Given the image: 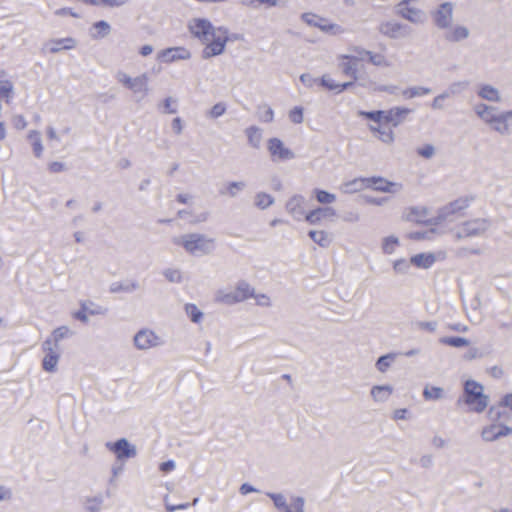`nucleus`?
Masks as SVG:
<instances>
[{
	"label": "nucleus",
	"instance_id": "obj_42",
	"mask_svg": "<svg viewBox=\"0 0 512 512\" xmlns=\"http://www.w3.org/2000/svg\"><path fill=\"white\" fill-rule=\"evenodd\" d=\"M399 245L400 241L398 237L394 235L386 236L382 239L381 250L386 255H392L396 252Z\"/></svg>",
	"mask_w": 512,
	"mask_h": 512
},
{
	"label": "nucleus",
	"instance_id": "obj_55",
	"mask_svg": "<svg viewBox=\"0 0 512 512\" xmlns=\"http://www.w3.org/2000/svg\"><path fill=\"white\" fill-rule=\"evenodd\" d=\"M267 495L273 500L276 508L284 509V511L290 510L284 495L280 493H267Z\"/></svg>",
	"mask_w": 512,
	"mask_h": 512
},
{
	"label": "nucleus",
	"instance_id": "obj_17",
	"mask_svg": "<svg viewBox=\"0 0 512 512\" xmlns=\"http://www.w3.org/2000/svg\"><path fill=\"white\" fill-rule=\"evenodd\" d=\"M351 50L359 56L363 57V59L366 57L368 62L376 67L388 68L391 66V62L383 53L366 50L359 46H354L351 48Z\"/></svg>",
	"mask_w": 512,
	"mask_h": 512
},
{
	"label": "nucleus",
	"instance_id": "obj_10",
	"mask_svg": "<svg viewBox=\"0 0 512 512\" xmlns=\"http://www.w3.org/2000/svg\"><path fill=\"white\" fill-rule=\"evenodd\" d=\"M363 60V57L352 54H339L337 55L338 68L344 76L352 79L353 84L359 80V72L357 63Z\"/></svg>",
	"mask_w": 512,
	"mask_h": 512
},
{
	"label": "nucleus",
	"instance_id": "obj_22",
	"mask_svg": "<svg viewBox=\"0 0 512 512\" xmlns=\"http://www.w3.org/2000/svg\"><path fill=\"white\" fill-rule=\"evenodd\" d=\"M443 37L447 42L458 43L470 37V30L462 24L450 25L443 31Z\"/></svg>",
	"mask_w": 512,
	"mask_h": 512
},
{
	"label": "nucleus",
	"instance_id": "obj_62",
	"mask_svg": "<svg viewBox=\"0 0 512 512\" xmlns=\"http://www.w3.org/2000/svg\"><path fill=\"white\" fill-rule=\"evenodd\" d=\"M81 308L82 309L80 311L73 313V317L83 323H87L89 319H88V307H87L86 303H82Z\"/></svg>",
	"mask_w": 512,
	"mask_h": 512
},
{
	"label": "nucleus",
	"instance_id": "obj_19",
	"mask_svg": "<svg viewBox=\"0 0 512 512\" xmlns=\"http://www.w3.org/2000/svg\"><path fill=\"white\" fill-rule=\"evenodd\" d=\"M512 433V428L504 424L492 423L482 429L481 437L486 442H492L500 437L508 436Z\"/></svg>",
	"mask_w": 512,
	"mask_h": 512
},
{
	"label": "nucleus",
	"instance_id": "obj_37",
	"mask_svg": "<svg viewBox=\"0 0 512 512\" xmlns=\"http://www.w3.org/2000/svg\"><path fill=\"white\" fill-rule=\"evenodd\" d=\"M308 236L314 243L323 248H327L332 243L330 233L325 230H310Z\"/></svg>",
	"mask_w": 512,
	"mask_h": 512
},
{
	"label": "nucleus",
	"instance_id": "obj_47",
	"mask_svg": "<svg viewBox=\"0 0 512 512\" xmlns=\"http://www.w3.org/2000/svg\"><path fill=\"white\" fill-rule=\"evenodd\" d=\"M314 195L316 197V200L323 205L332 204L337 199L335 194L321 189H315Z\"/></svg>",
	"mask_w": 512,
	"mask_h": 512
},
{
	"label": "nucleus",
	"instance_id": "obj_24",
	"mask_svg": "<svg viewBox=\"0 0 512 512\" xmlns=\"http://www.w3.org/2000/svg\"><path fill=\"white\" fill-rule=\"evenodd\" d=\"M493 131L501 136H508L511 134L510 118L506 111H501L488 125Z\"/></svg>",
	"mask_w": 512,
	"mask_h": 512
},
{
	"label": "nucleus",
	"instance_id": "obj_31",
	"mask_svg": "<svg viewBox=\"0 0 512 512\" xmlns=\"http://www.w3.org/2000/svg\"><path fill=\"white\" fill-rule=\"evenodd\" d=\"M369 130L376 138L387 145H391L395 141V134L391 128L382 127L380 124H371L369 125Z\"/></svg>",
	"mask_w": 512,
	"mask_h": 512
},
{
	"label": "nucleus",
	"instance_id": "obj_1",
	"mask_svg": "<svg viewBox=\"0 0 512 512\" xmlns=\"http://www.w3.org/2000/svg\"><path fill=\"white\" fill-rule=\"evenodd\" d=\"M188 29L195 38L205 44L202 51L204 59L221 55L224 52L229 40L226 27L215 28L208 19L192 18L188 23Z\"/></svg>",
	"mask_w": 512,
	"mask_h": 512
},
{
	"label": "nucleus",
	"instance_id": "obj_56",
	"mask_svg": "<svg viewBox=\"0 0 512 512\" xmlns=\"http://www.w3.org/2000/svg\"><path fill=\"white\" fill-rule=\"evenodd\" d=\"M288 117L292 123L301 124L304 120L303 108L300 106L294 107L289 111Z\"/></svg>",
	"mask_w": 512,
	"mask_h": 512
},
{
	"label": "nucleus",
	"instance_id": "obj_60",
	"mask_svg": "<svg viewBox=\"0 0 512 512\" xmlns=\"http://www.w3.org/2000/svg\"><path fill=\"white\" fill-rule=\"evenodd\" d=\"M301 83L307 88H313L316 84H319V79L313 77L309 73H303L299 77Z\"/></svg>",
	"mask_w": 512,
	"mask_h": 512
},
{
	"label": "nucleus",
	"instance_id": "obj_6",
	"mask_svg": "<svg viewBox=\"0 0 512 512\" xmlns=\"http://www.w3.org/2000/svg\"><path fill=\"white\" fill-rule=\"evenodd\" d=\"M301 19L308 26L318 28L323 33L339 36L345 33V28L337 23L331 22L325 17L312 12H306L301 15Z\"/></svg>",
	"mask_w": 512,
	"mask_h": 512
},
{
	"label": "nucleus",
	"instance_id": "obj_12",
	"mask_svg": "<svg viewBox=\"0 0 512 512\" xmlns=\"http://www.w3.org/2000/svg\"><path fill=\"white\" fill-rule=\"evenodd\" d=\"M106 447L116 455L118 460L133 458L137 455L136 446L131 444L126 438H121L114 443L108 442Z\"/></svg>",
	"mask_w": 512,
	"mask_h": 512
},
{
	"label": "nucleus",
	"instance_id": "obj_5",
	"mask_svg": "<svg viewBox=\"0 0 512 512\" xmlns=\"http://www.w3.org/2000/svg\"><path fill=\"white\" fill-rule=\"evenodd\" d=\"M116 80L135 95H140L141 98L146 97L150 92L149 76L147 73L131 77L126 72L118 71Z\"/></svg>",
	"mask_w": 512,
	"mask_h": 512
},
{
	"label": "nucleus",
	"instance_id": "obj_26",
	"mask_svg": "<svg viewBox=\"0 0 512 512\" xmlns=\"http://www.w3.org/2000/svg\"><path fill=\"white\" fill-rule=\"evenodd\" d=\"M368 180H371L370 187H372L376 191L396 194L402 190L401 183L390 182L381 177H372V178H368Z\"/></svg>",
	"mask_w": 512,
	"mask_h": 512
},
{
	"label": "nucleus",
	"instance_id": "obj_64",
	"mask_svg": "<svg viewBox=\"0 0 512 512\" xmlns=\"http://www.w3.org/2000/svg\"><path fill=\"white\" fill-rule=\"evenodd\" d=\"M483 355L477 347H471L463 356L467 361L481 358Z\"/></svg>",
	"mask_w": 512,
	"mask_h": 512
},
{
	"label": "nucleus",
	"instance_id": "obj_29",
	"mask_svg": "<svg viewBox=\"0 0 512 512\" xmlns=\"http://www.w3.org/2000/svg\"><path fill=\"white\" fill-rule=\"evenodd\" d=\"M319 85L339 94L353 86V82L338 83L329 74H324L319 78Z\"/></svg>",
	"mask_w": 512,
	"mask_h": 512
},
{
	"label": "nucleus",
	"instance_id": "obj_41",
	"mask_svg": "<svg viewBox=\"0 0 512 512\" xmlns=\"http://www.w3.org/2000/svg\"><path fill=\"white\" fill-rule=\"evenodd\" d=\"M246 187L243 181H232L227 183L219 192L223 196L236 197Z\"/></svg>",
	"mask_w": 512,
	"mask_h": 512
},
{
	"label": "nucleus",
	"instance_id": "obj_30",
	"mask_svg": "<svg viewBox=\"0 0 512 512\" xmlns=\"http://www.w3.org/2000/svg\"><path fill=\"white\" fill-rule=\"evenodd\" d=\"M412 112L407 107H394L386 111V123L392 124L394 127L400 125L406 117Z\"/></svg>",
	"mask_w": 512,
	"mask_h": 512
},
{
	"label": "nucleus",
	"instance_id": "obj_36",
	"mask_svg": "<svg viewBox=\"0 0 512 512\" xmlns=\"http://www.w3.org/2000/svg\"><path fill=\"white\" fill-rule=\"evenodd\" d=\"M436 261V257L433 253H420L411 257L412 265L418 268L428 269Z\"/></svg>",
	"mask_w": 512,
	"mask_h": 512
},
{
	"label": "nucleus",
	"instance_id": "obj_8",
	"mask_svg": "<svg viewBox=\"0 0 512 512\" xmlns=\"http://www.w3.org/2000/svg\"><path fill=\"white\" fill-rule=\"evenodd\" d=\"M378 31L389 39H402L411 35V29L408 25L396 20H386L379 24Z\"/></svg>",
	"mask_w": 512,
	"mask_h": 512
},
{
	"label": "nucleus",
	"instance_id": "obj_32",
	"mask_svg": "<svg viewBox=\"0 0 512 512\" xmlns=\"http://www.w3.org/2000/svg\"><path fill=\"white\" fill-rule=\"evenodd\" d=\"M27 140L32 147L34 156L38 159L41 158L44 152L41 133L38 130H30L27 133Z\"/></svg>",
	"mask_w": 512,
	"mask_h": 512
},
{
	"label": "nucleus",
	"instance_id": "obj_18",
	"mask_svg": "<svg viewBox=\"0 0 512 512\" xmlns=\"http://www.w3.org/2000/svg\"><path fill=\"white\" fill-rule=\"evenodd\" d=\"M397 14L412 24L422 25L426 22V13L412 6H397Z\"/></svg>",
	"mask_w": 512,
	"mask_h": 512
},
{
	"label": "nucleus",
	"instance_id": "obj_49",
	"mask_svg": "<svg viewBox=\"0 0 512 512\" xmlns=\"http://www.w3.org/2000/svg\"><path fill=\"white\" fill-rule=\"evenodd\" d=\"M444 391L441 387L426 386L423 391V396L426 400H438L443 397Z\"/></svg>",
	"mask_w": 512,
	"mask_h": 512
},
{
	"label": "nucleus",
	"instance_id": "obj_57",
	"mask_svg": "<svg viewBox=\"0 0 512 512\" xmlns=\"http://www.w3.org/2000/svg\"><path fill=\"white\" fill-rule=\"evenodd\" d=\"M13 94V84L10 81H2L0 83V97L6 98L9 103V99Z\"/></svg>",
	"mask_w": 512,
	"mask_h": 512
},
{
	"label": "nucleus",
	"instance_id": "obj_34",
	"mask_svg": "<svg viewBox=\"0 0 512 512\" xmlns=\"http://www.w3.org/2000/svg\"><path fill=\"white\" fill-rule=\"evenodd\" d=\"M245 135L247 136L249 145L254 149L261 147L263 139V131L258 126H250L245 129Z\"/></svg>",
	"mask_w": 512,
	"mask_h": 512
},
{
	"label": "nucleus",
	"instance_id": "obj_50",
	"mask_svg": "<svg viewBox=\"0 0 512 512\" xmlns=\"http://www.w3.org/2000/svg\"><path fill=\"white\" fill-rule=\"evenodd\" d=\"M185 312L190 320L194 323H199L203 318V313L198 309L195 304H186Z\"/></svg>",
	"mask_w": 512,
	"mask_h": 512
},
{
	"label": "nucleus",
	"instance_id": "obj_13",
	"mask_svg": "<svg viewBox=\"0 0 512 512\" xmlns=\"http://www.w3.org/2000/svg\"><path fill=\"white\" fill-rule=\"evenodd\" d=\"M489 224L485 219H474L463 223L456 236L458 239L480 236L488 229Z\"/></svg>",
	"mask_w": 512,
	"mask_h": 512
},
{
	"label": "nucleus",
	"instance_id": "obj_23",
	"mask_svg": "<svg viewBox=\"0 0 512 512\" xmlns=\"http://www.w3.org/2000/svg\"><path fill=\"white\" fill-rule=\"evenodd\" d=\"M76 46L77 40L73 37L50 39L45 43V47L52 54H56L64 50H72L75 49Z\"/></svg>",
	"mask_w": 512,
	"mask_h": 512
},
{
	"label": "nucleus",
	"instance_id": "obj_25",
	"mask_svg": "<svg viewBox=\"0 0 512 512\" xmlns=\"http://www.w3.org/2000/svg\"><path fill=\"white\" fill-rule=\"evenodd\" d=\"M478 97H480L482 100L493 102V103H500L502 102V94L499 91L498 88L491 84L487 83H481L477 86L476 91Z\"/></svg>",
	"mask_w": 512,
	"mask_h": 512
},
{
	"label": "nucleus",
	"instance_id": "obj_9",
	"mask_svg": "<svg viewBox=\"0 0 512 512\" xmlns=\"http://www.w3.org/2000/svg\"><path fill=\"white\" fill-rule=\"evenodd\" d=\"M267 150L272 162L288 161L295 158V153L285 146L284 142L277 137L268 139Z\"/></svg>",
	"mask_w": 512,
	"mask_h": 512
},
{
	"label": "nucleus",
	"instance_id": "obj_43",
	"mask_svg": "<svg viewBox=\"0 0 512 512\" xmlns=\"http://www.w3.org/2000/svg\"><path fill=\"white\" fill-rule=\"evenodd\" d=\"M426 217L427 210L423 207H412L405 214L406 220L416 223L424 222Z\"/></svg>",
	"mask_w": 512,
	"mask_h": 512
},
{
	"label": "nucleus",
	"instance_id": "obj_63",
	"mask_svg": "<svg viewBox=\"0 0 512 512\" xmlns=\"http://www.w3.org/2000/svg\"><path fill=\"white\" fill-rule=\"evenodd\" d=\"M416 325L418 329L429 332H434L437 329V322L435 321H420Z\"/></svg>",
	"mask_w": 512,
	"mask_h": 512
},
{
	"label": "nucleus",
	"instance_id": "obj_20",
	"mask_svg": "<svg viewBox=\"0 0 512 512\" xmlns=\"http://www.w3.org/2000/svg\"><path fill=\"white\" fill-rule=\"evenodd\" d=\"M468 205V200L464 198L450 202L439 210L437 219L440 221L450 220L454 215L466 209Z\"/></svg>",
	"mask_w": 512,
	"mask_h": 512
},
{
	"label": "nucleus",
	"instance_id": "obj_58",
	"mask_svg": "<svg viewBox=\"0 0 512 512\" xmlns=\"http://www.w3.org/2000/svg\"><path fill=\"white\" fill-rule=\"evenodd\" d=\"M251 298L255 299V303L258 306H261V307H271V305H272L271 298L267 294L256 293L254 291V296H252Z\"/></svg>",
	"mask_w": 512,
	"mask_h": 512
},
{
	"label": "nucleus",
	"instance_id": "obj_3",
	"mask_svg": "<svg viewBox=\"0 0 512 512\" xmlns=\"http://www.w3.org/2000/svg\"><path fill=\"white\" fill-rule=\"evenodd\" d=\"M462 400L469 407V411L475 413H482L489 404V396L484 393V386L475 380L465 382Z\"/></svg>",
	"mask_w": 512,
	"mask_h": 512
},
{
	"label": "nucleus",
	"instance_id": "obj_44",
	"mask_svg": "<svg viewBox=\"0 0 512 512\" xmlns=\"http://www.w3.org/2000/svg\"><path fill=\"white\" fill-rule=\"evenodd\" d=\"M275 199L272 195L265 192H258L254 197V204L257 208L264 210L273 205Z\"/></svg>",
	"mask_w": 512,
	"mask_h": 512
},
{
	"label": "nucleus",
	"instance_id": "obj_45",
	"mask_svg": "<svg viewBox=\"0 0 512 512\" xmlns=\"http://www.w3.org/2000/svg\"><path fill=\"white\" fill-rule=\"evenodd\" d=\"M396 357V353H388L386 355L379 357L375 364L377 370L380 371L381 373H385L394 363Z\"/></svg>",
	"mask_w": 512,
	"mask_h": 512
},
{
	"label": "nucleus",
	"instance_id": "obj_59",
	"mask_svg": "<svg viewBox=\"0 0 512 512\" xmlns=\"http://www.w3.org/2000/svg\"><path fill=\"white\" fill-rule=\"evenodd\" d=\"M164 276L172 283H180L182 281V274L178 269H167L164 271Z\"/></svg>",
	"mask_w": 512,
	"mask_h": 512
},
{
	"label": "nucleus",
	"instance_id": "obj_53",
	"mask_svg": "<svg viewBox=\"0 0 512 512\" xmlns=\"http://www.w3.org/2000/svg\"><path fill=\"white\" fill-rule=\"evenodd\" d=\"M93 27L98 31V35L96 37H99V38L106 37L111 31L110 24L105 20H100V21L95 22L93 24Z\"/></svg>",
	"mask_w": 512,
	"mask_h": 512
},
{
	"label": "nucleus",
	"instance_id": "obj_51",
	"mask_svg": "<svg viewBox=\"0 0 512 512\" xmlns=\"http://www.w3.org/2000/svg\"><path fill=\"white\" fill-rule=\"evenodd\" d=\"M361 116L368 118L376 123H380L382 121H386V111L378 110V111H361L359 113Z\"/></svg>",
	"mask_w": 512,
	"mask_h": 512
},
{
	"label": "nucleus",
	"instance_id": "obj_40",
	"mask_svg": "<svg viewBox=\"0 0 512 512\" xmlns=\"http://www.w3.org/2000/svg\"><path fill=\"white\" fill-rule=\"evenodd\" d=\"M104 498L102 494L88 496L84 500V508L87 512H100L102 510Z\"/></svg>",
	"mask_w": 512,
	"mask_h": 512
},
{
	"label": "nucleus",
	"instance_id": "obj_33",
	"mask_svg": "<svg viewBox=\"0 0 512 512\" xmlns=\"http://www.w3.org/2000/svg\"><path fill=\"white\" fill-rule=\"evenodd\" d=\"M393 393V388L390 385H376L373 386L370 394L375 402L384 403L388 401Z\"/></svg>",
	"mask_w": 512,
	"mask_h": 512
},
{
	"label": "nucleus",
	"instance_id": "obj_48",
	"mask_svg": "<svg viewBox=\"0 0 512 512\" xmlns=\"http://www.w3.org/2000/svg\"><path fill=\"white\" fill-rule=\"evenodd\" d=\"M440 343L451 346V347H464L470 344L469 340L463 337H442Z\"/></svg>",
	"mask_w": 512,
	"mask_h": 512
},
{
	"label": "nucleus",
	"instance_id": "obj_14",
	"mask_svg": "<svg viewBox=\"0 0 512 512\" xmlns=\"http://www.w3.org/2000/svg\"><path fill=\"white\" fill-rule=\"evenodd\" d=\"M190 58L191 52L182 46L166 48L157 53V60L167 64Z\"/></svg>",
	"mask_w": 512,
	"mask_h": 512
},
{
	"label": "nucleus",
	"instance_id": "obj_15",
	"mask_svg": "<svg viewBox=\"0 0 512 512\" xmlns=\"http://www.w3.org/2000/svg\"><path fill=\"white\" fill-rule=\"evenodd\" d=\"M42 348L45 352L42 366L46 372H55L60 358V347L52 346L51 341H44Z\"/></svg>",
	"mask_w": 512,
	"mask_h": 512
},
{
	"label": "nucleus",
	"instance_id": "obj_46",
	"mask_svg": "<svg viewBox=\"0 0 512 512\" xmlns=\"http://www.w3.org/2000/svg\"><path fill=\"white\" fill-rule=\"evenodd\" d=\"M411 265V259L399 258L393 261V271L397 275H406L409 273Z\"/></svg>",
	"mask_w": 512,
	"mask_h": 512
},
{
	"label": "nucleus",
	"instance_id": "obj_28",
	"mask_svg": "<svg viewBox=\"0 0 512 512\" xmlns=\"http://www.w3.org/2000/svg\"><path fill=\"white\" fill-rule=\"evenodd\" d=\"M475 114L486 124L490 122L499 114L501 111L495 106L487 105L485 103H477L473 108Z\"/></svg>",
	"mask_w": 512,
	"mask_h": 512
},
{
	"label": "nucleus",
	"instance_id": "obj_61",
	"mask_svg": "<svg viewBox=\"0 0 512 512\" xmlns=\"http://www.w3.org/2000/svg\"><path fill=\"white\" fill-rule=\"evenodd\" d=\"M448 97H449L448 92H443V93L437 95L431 103V108L434 110H442L444 108L443 102Z\"/></svg>",
	"mask_w": 512,
	"mask_h": 512
},
{
	"label": "nucleus",
	"instance_id": "obj_39",
	"mask_svg": "<svg viewBox=\"0 0 512 512\" xmlns=\"http://www.w3.org/2000/svg\"><path fill=\"white\" fill-rule=\"evenodd\" d=\"M432 92V90L429 87L424 86H413V87H407L401 91V95L404 99H413L416 97H422L425 95H428Z\"/></svg>",
	"mask_w": 512,
	"mask_h": 512
},
{
	"label": "nucleus",
	"instance_id": "obj_2",
	"mask_svg": "<svg viewBox=\"0 0 512 512\" xmlns=\"http://www.w3.org/2000/svg\"><path fill=\"white\" fill-rule=\"evenodd\" d=\"M175 245L183 249L192 256H204L211 254L215 249V239L200 233H187L173 238Z\"/></svg>",
	"mask_w": 512,
	"mask_h": 512
},
{
	"label": "nucleus",
	"instance_id": "obj_35",
	"mask_svg": "<svg viewBox=\"0 0 512 512\" xmlns=\"http://www.w3.org/2000/svg\"><path fill=\"white\" fill-rule=\"evenodd\" d=\"M74 335V332L68 326H60L54 329L45 341H51L52 346L60 347L59 343L65 338H69Z\"/></svg>",
	"mask_w": 512,
	"mask_h": 512
},
{
	"label": "nucleus",
	"instance_id": "obj_38",
	"mask_svg": "<svg viewBox=\"0 0 512 512\" xmlns=\"http://www.w3.org/2000/svg\"><path fill=\"white\" fill-rule=\"evenodd\" d=\"M139 289L137 281L127 280L124 282H114L110 285L109 291L111 293L126 292L131 293Z\"/></svg>",
	"mask_w": 512,
	"mask_h": 512
},
{
	"label": "nucleus",
	"instance_id": "obj_11",
	"mask_svg": "<svg viewBox=\"0 0 512 512\" xmlns=\"http://www.w3.org/2000/svg\"><path fill=\"white\" fill-rule=\"evenodd\" d=\"M454 5L451 2H444L440 4L433 12L432 18L436 27L442 31L453 22Z\"/></svg>",
	"mask_w": 512,
	"mask_h": 512
},
{
	"label": "nucleus",
	"instance_id": "obj_52",
	"mask_svg": "<svg viewBox=\"0 0 512 512\" xmlns=\"http://www.w3.org/2000/svg\"><path fill=\"white\" fill-rule=\"evenodd\" d=\"M226 104L223 102L216 103L212 106V108L208 111L207 116L211 119H217L220 116L224 115L226 112Z\"/></svg>",
	"mask_w": 512,
	"mask_h": 512
},
{
	"label": "nucleus",
	"instance_id": "obj_21",
	"mask_svg": "<svg viewBox=\"0 0 512 512\" xmlns=\"http://www.w3.org/2000/svg\"><path fill=\"white\" fill-rule=\"evenodd\" d=\"M337 213L332 207H317L307 212L304 220L310 225H318L324 219H334Z\"/></svg>",
	"mask_w": 512,
	"mask_h": 512
},
{
	"label": "nucleus",
	"instance_id": "obj_4",
	"mask_svg": "<svg viewBox=\"0 0 512 512\" xmlns=\"http://www.w3.org/2000/svg\"><path fill=\"white\" fill-rule=\"evenodd\" d=\"M252 296H254V287L242 280L236 284L233 290H218L215 295V300L222 304L233 305L246 301Z\"/></svg>",
	"mask_w": 512,
	"mask_h": 512
},
{
	"label": "nucleus",
	"instance_id": "obj_7",
	"mask_svg": "<svg viewBox=\"0 0 512 512\" xmlns=\"http://www.w3.org/2000/svg\"><path fill=\"white\" fill-rule=\"evenodd\" d=\"M133 344L136 349L140 351H147L162 346L164 344V340L155 331L149 328H144L134 335Z\"/></svg>",
	"mask_w": 512,
	"mask_h": 512
},
{
	"label": "nucleus",
	"instance_id": "obj_27",
	"mask_svg": "<svg viewBox=\"0 0 512 512\" xmlns=\"http://www.w3.org/2000/svg\"><path fill=\"white\" fill-rule=\"evenodd\" d=\"M370 186L371 180H368V178H355L342 183L339 190L343 194H354L364 190L365 188H369Z\"/></svg>",
	"mask_w": 512,
	"mask_h": 512
},
{
	"label": "nucleus",
	"instance_id": "obj_16",
	"mask_svg": "<svg viewBox=\"0 0 512 512\" xmlns=\"http://www.w3.org/2000/svg\"><path fill=\"white\" fill-rule=\"evenodd\" d=\"M306 199L304 196L295 194L291 196L285 205L287 213L296 221H301L306 216L305 210Z\"/></svg>",
	"mask_w": 512,
	"mask_h": 512
},
{
	"label": "nucleus",
	"instance_id": "obj_54",
	"mask_svg": "<svg viewBox=\"0 0 512 512\" xmlns=\"http://www.w3.org/2000/svg\"><path fill=\"white\" fill-rule=\"evenodd\" d=\"M417 154L424 159H431L436 154V149L432 144H425L417 148Z\"/></svg>",
	"mask_w": 512,
	"mask_h": 512
}]
</instances>
